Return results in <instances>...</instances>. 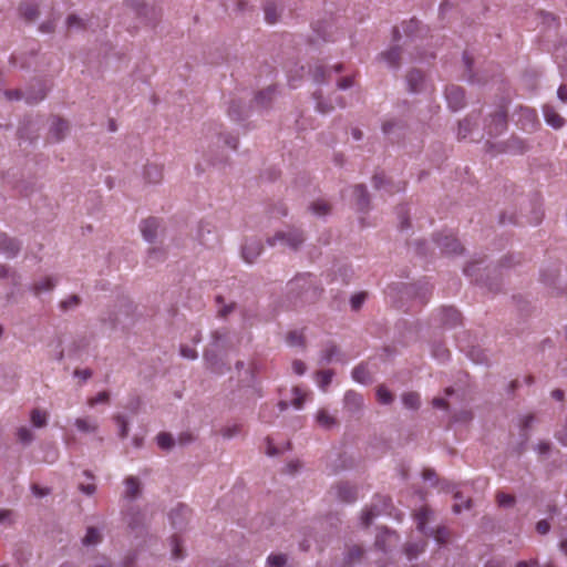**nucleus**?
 Wrapping results in <instances>:
<instances>
[{
	"label": "nucleus",
	"mask_w": 567,
	"mask_h": 567,
	"mask_svg": "<svg viewBox=\"0 0 567 567\" xmlns=\"http://www.w3.org/2000/svg\"><path fill=\"white\" fill-rule=\"evenodd\" d=\"M220 143L236 151L238 138L229 133L221 131V125L209 124L204 136L199 140L197 152H200L206 159L215 165L224 161V155L219 152Z\"/></svg>",
	"instance_id": "1"
},
{
	"label": "nucleus",
	"mask_w": 567,
	"mask_h": 567,
	"mask_svg": "<svg viewBox=\"0 0 567 567\" xmlns=\"http://www.w3.org/2000/svg\"><path fill=\"white\" fill-rule=\"evenodd\" d=\"M305 240V234L300 228L287 227L286 229L277 230L272 236L268 237L266 244L269 247L280 245L297 251L303 245Z\"/></svg>",
	"instance_id": "2"
},
{
	"label": "nucleus",
	"mask_w": 567,
	"mask_h": 567,
	"mask_svg": "<svg viewBox=\"0 0 567 567\" xmlns=\"http://www.w3.org/2000/svg\"><path fill=\"white\" fill-rule=\"evenodd\" d=\"M288 287L290 292H297L300 296L308 295L310 290L313 298L321 293V289L316 286L310 274L297 276L288 284Z\"/></svg>",
	"instance_id": "3"
},
{
	"label": "nucleus",
	"mask_w": 567,
	"mask_h": 567,
	"mask_svg": "<svg viewBox=\"0 0 567 567\" xmlns=\"http://www.w3.org/2000/svg\"><path fill=\"white\" fill-rule=\"evenodd\" d=\"M433 512L427 508L423 507L415 514V520L417 525V529L426 535H433L437 543H444L447 538V530L445 527H440L433 533V530H427L426 524L430 520L431 515Z\"/></svg>",
	"instance_id": "4"
},
{
	"label": "nucleus",
	"mask_w": 567,
	"mask_h": 567,
	"mask_svg": "<svg viewBox=\"0 0 567 567\" xmlns=\"http://www.w3.org/2000/svg\"><path fill=\"white\" fill-rule=\"evenodd\" d=\"M434 241L445 255H460L463 252L461 243L452 233L437 234L434 237Z\"/></svg>",
	"instance_id": "5"
},
{
	"label": "nucleus",
	"mask_w": 567,
	"mask_h": 567,
	"mask_svg": "<svg viewBox=\"0 0 567 567\" xmlns=\"http://www.w3.org/2000/svg\"><path fill=\"white\" fill-rule=\"evenodd\" d=\"M507 128V113L499 107L493 114L485 126L488 136L494 137L502 134Z\"/></svg>",
	"instance_id": "6"
},
{
	"label": "nucleus",
	"mask_w": 567,
	"mask_h": 567,
	"mask_svg": "<svg viewBox=\"0 0 567 567\" xmlns=\"http://www.w3.org/2000/svg\"><path fill=\"white\" fill-rule=\"evenodd\" d=\"M391 499L386 496H378L377 502L362 512L361 523L368 527L374 517L388 511Z\"/></svg>",
	"instance_id": "7"
},
{
	"label": "nucleus",
	"mask_w": 567,
	"mask_h": 567,
	"mask_svg": "<svg viewBox=\"0 0 567 567\" xmlns=\"http://www.w3.org/2000/svg\"><path fill=\"white\" fill-rule=\"evenodd\" d=\"M406 90L411 94H419L426 90L425 74L419 69L410 70L405 75Z\"/></svg>",
	"instance_id": "8"
},
{
	"label": "nucleus",
	"mask_w": 567,
	"mask_h": 567,
	"mask_svg": "<svg viewBox=\"0 0 567 567\" xmlns=\"http://www.w3.org/2000/svg\"><path fill=\"white\" fill-rule=\"evenodd\" d=\"M131 312V306H121L118 309L109 311L103 318L102 323L107 326L112 331L120 327L125 328L124 320L122 317H128Z\"/></svg>",
	"instance_id": "9"
},
{
	"label": "nucleus",
	"mask_w": 567,
	"mask_h": 567,
	"mask_svg": "<svg viewBox=\"0 0 567 567\" xmlns=\"http://www.w3.org/2000/svg\"><path fill=\"white\" fill-rule=\"evenodd\" d=\"M445 99L453 112L460 111L465 106V92L461 86L449 85L445 89Z\"/></svg>",
	"instance_id": "10"
},
{
	"label": "nucleus",
	"mask_w": 567,
	"mask_h": 567,
	"mask_svg": "<svg viewBox=\"0 0 567 567\" xmlns=\"http://www.w3.org/2000/svg\"><path fill=\"white\" fill-rule=\"evenodd\" d=\"M405 128V122L400 118H389L382 124L383 134L386 135L392 142H399V140L403 136Z\"/></svg>",
	"instance_id": "11"
},
{
	"label": "nucleus",
	"mask_w": 567,
	"mask_h": 567,
	"mask_svg": "<svg viewBox=\"0 0 567 567\" xmlns=\"http://www.w3.org/2000/svg\"><path fill=\"white\" fill-rule=\"evenodd\" d=\"M264 245L259 239H246L241 247V257L247 264H254L261 255Z\"/></svg>",
	"instance_id": "12"
},
{
	"label": "nucleus",
	"mask_w": 567,
	"mask_h": 567,
	"mask_svg": "<svg viewBox=\"0 0 567 567\" xmlns=\"http://www.w3.org/2000/svg\"><path fill=\"white\" fill-rule=\"evenodd\" d=\"M363 405H364V400H363L362 394H360L353 390H348L344 393L343 408L348 413L357 414L363 409Z\"/></svg>",
	"instance_id": "13"
},
{
	"label": "nucleus",
	"mask_w": 567,
	"mask_h": 567,
	"mask_svg": "<svg viewBox=\"0 0 567 567\" xmlns=\"http://www.w3.org/2000/svg\"><path fill=\"white\" fill-rule=\"evenodd\" d=\"M21 244L19 240L9 237L4 233H0V254L8 259H12L19 254Z\"/></svg>",
	"instance_id": "14"
},
{
	"label": "nucleus",
	"mask_w": 567,
	"mask_h": 567,
	"mask_svg": "<svg viewBox=\"0 0 567 567\" xmlns=\"http://www.w3.org/2000/svg\"><path fill=\"white\" fill-rule=\"evenodd\" d=\"M58 277L54 276H45L38 280H35L32 285L29 286V290L35 296L39 297L43 292H51L58 285Z\"/></svg>",
	"instance_id": "15"
},
{
	"label": "nucleus",
	"mask_w": 567,
	"mask_h": 567,
	"mask_svg": "<svg viewBox=\"0 0 567 567\" xmlns=\"http://www.w3.org/2000/svg\"><path fill=\"white\" fill-rule=\"evenodd\" d=\"M159 228V220L155 217H148L141 221L140 229L143 238L152 244L157 238V230Z\"/></svg>",
	"instance_id": "16"
},
{
	"label": "nucleus",
	"mask_w": 567,
	"mask_h": 567,
	"mask_svg": "<svg viewBox=\"0 0 567 567\" xmlns=\"http://www.w3.org/2000/svg\"><path fill=\"white\" fill-rule=\"evenodd\" d=\"M125 520L127 524V527L132 532H141L144 528L145 525V516L144 514L134 506H131L126 514H125Z\"/></svg>",
	"instance_id": "17"
},
{
	"label": "nucleus",
	"mask_w": 567,
	"mask_h": 567,
	"mask_svg": "<svg viewBox=\"0 0 567 567\" xmlns=\"http://www.w3.org/2000/svg\"><path fill=\"white\" fill-rule=\"evenodd\" d=\"M333 493L337 499L342 503H353L357 499V488L349 483H339L334 486Z\"/></svg>",
	"instance_id": "18"
},
{
	"label": "nucleus",
	"mask_w": 567,
	"mask_h": 567,
	"mask_svg": "<svg viewBox=\"0 0 567 567\" xmlns=\"http://www.w3.org/2000/svg\"><path fill=\"white\" fill-rule=\"evenodd\" d=\"M333 361H341V352L334 342L329 341L320 351L319 364H329Z\"/></svg>",
	"instance_id": "19"
},
{
	"label": "nucleus",
	"mask_w": 567,
	"mask_h": 567,
	"mask_svg": "<svg viewBox=\"0 0 567 567\" xmlns=\"http://www.w3.org/2000/svg\"><path fill=\"white\" fill-rule=\"evenodd\" d=\"M380 60L384 61L390 69L398 71L401 66V48L393 45L379 55Z\"/></svg>",
	"instance_id": "20"
},
{
	"label": "nucleus",
	"mask_w": 567,
	"mask_h": 567,
	"mask_svg": "<svg viewBox=\"0 0 567 567\" xmlns=\"http://www.w3.org/2000/svg\"><path fill=\"white\" fill-rule=\"evenodd\" d=\"M190 514L189 508L184 504H178L169 513V520L175 528H182Z\"/></svg>",
	"instance_id": "21"
},
{
	"label": "nucleus",
	"mask_w": 567,
	"mask_h": 567,
	"mask_svg": "<svg viewBox=\"0 0 567 567\" xmlns=\"http://www.w3.org/2000/svg\"><path fill=\"white\" fill-rule=\"evenodd\" d=\"M497 152L511 153V154H523L528 150V145L518 137H511L507 142L497 146Z\"/></svg>",
	"instance_id": "22"
},
{
	"label": "nucleus",
	"mask_w": 567,
	"mask_h": 567,
	"mask_svg": "<svg viewBox=\"0 0 567 567\" xmlns=\"http://www.w3.org/2000/svg\"><path fill=\"white\" fill-rule=\"evenodd\" d=\"M441 323L449 328H454L462 321L461 313L453 307H444L440 310Z\"/></svg>",
	"instance_id": "23"
},
{
	"label": "nucleus",
	"mask_w": 567,
	"mask_h": 567,
	"mask_svg": "<svg viewBox=\"0 0 567 567\" xmlns=\"http://www.w3.org/2000/svg\"><path fill=\"white\" fill-rule=\"evenodd\" d=\"M125 491L123 497L128 501L136 499L142 492V485L136 476H128L124 481Z\"/></svg>",
	"instance_id": "24"
},
{
	"label": "nucleus",
	"mask_w": 567,
	"mask_h": 567,
	"mask_svg": "<svg viewBox=\"0 0 567 567\" xmlns=\"http://www.w3.org/2000/svg\"><path fill=\"white\" fill-rule=\"evenodd\" d=\"M144 178L148 184H158L163 179V166L157 164H147L144 167Z\"/></svg>",
	"instance_id": "25"
},
{
	"label": "nucleus",
	"mask_w": 567,
	"mask_h": 567,
	"mask_svg": "<svg viewBox=\"0 0 567 567\" xmlns=\"http://www.w3.org/2000/svg\"><path fill=\"white\" fill-rule=\"evenodd\" d=\"M352 195L357 200V207L359 210L364 212L369 208L370 198L367 187L362 184H358L353 187Z\"/></svg>",
	"instance_id": "26"
},
{
	"label": "nucleus",
	"mask_w": 567,
	"mask_h": 567,
	"mask_svg": "<svg viewBox=\"0 0 567 567\" xmlns=\"http://www.w3.org/2000/svg\"><path fill=\"white\" fill-rule=\"evenodd\" d=\"M544 118L546 123L555 130L561 128L565 124V120L549 105H545L543 109Z\"/></svg>",
	"instance_id": "27"
},
{
	"label": "nucleus",
	"mask_w": 567,
	"mask_h": 567,
	"mask_svg": "<svg viewBox=\"0 0 567 567\" xmlns=\"http://www.w3.org/2000/svg\"><path fill=\"white\" fill-rule=\"evenodd\" d=\"M4 95L9 101H19L24 97L27 103H29V104L38 103L39 101L43 100L45 96L43 91H41L38 96H33L31 94H28L24 96L20 90H7V91H4Z\"/></svg>",
	"instance_id": "28"
},
{
	"label": "nucleus",
	"mask_w": 567,
	"mask_h": 567,
	"mask_svg": "<svg viewBox=\"0 0 567 567\" xmlns=\"http://www.w3.org/2000/svg\"><path fill=\"white\" fill-rule=\"evenodd\" d=\"M74 425L76 430L81 433H89L93 434L96 433L99 430L97 422L92 417H78L74 421Z\"/></svg>",
	"instance_id": "29"
},
{
	"label": "nucleus",
	"mask_w": 567,
	"mask_h": 567,
	"mask_svg": "<svg viewBox=\"0 0 567 567\" xmlns=\"http://www.w3.org/2000/svg\"><path fill=\"white\" fill-rule=\"evenodd\" d=\"M68 130V122L62 118L55 117L52 121L50 133L55 138V141H61L65 136Z\"/></svg>",
	"instance_id": "30"
},
{
	"label": "nucleus",
	"mask_w": 567,
	"mask_h": 567,
	"mask_svg": "<svg viewBox=\"0 0 567 567\" xmlns=\"http://www.w3.org/2000/svg\"><path fill=\"white\" fill-rule=\"evenodd\" d=\"M19 11L24 20L32 22L39 17V6L37 3L23 2Z\"/></svg>",
	"instance_id": "31"
},
{
	"label": "nucleus",
	"mask_w": 567,
	"mask_h": 567,
	"mask_svg": "<svg viewBox=\"0 0 567 567\" xmlns=\"http://www.w3.org/2000/svg\"><path fill=\"white\" fill-rule=\"evenodd\" d=\"M275 92L276 90L272 86H269L258 92L257 95L255 96L256 104L262 109L268 107L274 100Z\"/></svg>",
	"instance_id": "32"
},
{
	"label": "nucleus",
	"mask_w": 567,
	"mask_h": 567,
	"mask_svg": "<svg viewBox=\"0 0 567 567\" xmlns=\"http://www.w3.org/2000/svg\"><path fill=\"white\" fill-rule=\"evenodd\" d=\"M204 359L208 365V368L215 373H223L224 364L219 360L218 355L214 352V350H206L204 353Z\"/></svg>",
	"instance_id": "33"
},
{
	"label": "nucleus",
	"mask_w": 567,
	"mask_h": 567,
	"mask_svg": "<svg viewBox=\"0 0 567 567\" xmlns=\"http://www.w3.org/2000/svg\"><path fill=\"white\" fill-rule=\"evenodd\" d=\"M265 20L269 24H275L280 18V11L278 10L274 1H267L264 6Z\"/></svg>",
	"instance_id": "34"
},
{
	"label": "nucleus",
	"mask_w": 567,
	"mask_h": 567,
	"mask_svg": "<svg viewBox=\"0 0 567 567\" xmlns=\"http://www.w3.org/2000/svg\"><path fill=\"white\" fill-rule=\"evenodd\" d=\"M102 542V534L96 527H87L86 534L82 539L84 546H95Z\"/></svg>",
	"instance_id": "35"
},
{
	"label": "nucleus",
	"mask_w": 567,
	"mask_h": 567,
	"mask_svg": "<svg viewBox=\"0 0 567 567\" xmlns=\"http://www.w3.org/2000/svg\"><path fill=\"white\" fill-rule=\"evenodd\" d=\"M82 302V299L78 295H71L59 302V308L62 312H69L75 310Z\"/></svg>",
	"instance_id": "36"
},
{
	"label": "nucleus",
	"mask_w": 567,
	"mask_h": 567,
	"mask_svg": "<svg viewBox=\"0 0 567 567\" xmlns=\"http://www.w3.org/2000/svg\"><path fill=\"white\" fill-rule=\"evenodd\" d=\"M332 370H321L316 373V381L321 391L326 392L333 378Z\"/></svg>",
	"instance_id": "37"
},
{
	"label": "nucleus",
	"mask_w": 567,
	"mask_h": 567,
	"mask_svg": "<svg viewBox=\"0 0 567 567\" xmlns=\"http://www.w3.org/2000/svg\"><path fill=\"white\" fill-rule=\"evenodd\" d=\"M352 379L361 384H369L371 382L370 373L364 364H359L352 370Z\"/></svg>",
	"instance_id": "38"
},
{
	"label": "nucleus",
	"mask_w": 567,
	"mask_h": 567,
	"mask_svg": "<svg viewBox=\"0 0 567 567\" xmlns=\"http://www.w3.org/2000/svg\"><path fill=\"white\" fill-rule=\"evenodd\" d=\"M228 115L230 116V118H233L234 121H241L244 120L246 116H248V111H246L240 102L238 101H231L230 102V105L228 107Z\"/></svg>",
	"instance_id": "39"
},
{
	"label": "nucleus",
	"mask_w": 567,
	"mask_h": 567,
	"mask_svg": "<svg viewBox=\"0 0 567 567\" xmlns=\"http://www.w3.org/2000/svg\"><path fill=\"white\" fill-rule=\"evenodd\" d=\"M316 420L317 423L326 430H330L337 425V420L333 416H331L326 410H319Z\"/></svg>",
	"instance_id": "40"
},
{
	"label": "nucleus",
	"mask_w": 567,
	"mask_h": 567,
	"mask_svg": "<svg viewBox=\"0 0 567 567\" xmlns=\"http://www.w3.org/2000/svg\"><path fill=\"white\" fill-rule=\"evenodd\" d=\"M520 116L526 120V124L523 125L524 130H528L527 126H529V130H534L538 125V118L537 114L534 110L530 109H520Z\"/></svg>",
	"instance_id": "41"
},
{
	"label": "nucleus",
	"mask_w": 567,
	"mask_h": 567,
	"mask_svg": "<svg viewBox=\"0 0 567 567\" xmlns=\"http://www.w3.org/2000/svg\"><path fill=\"white\" fill-rule=\"evenodd\" d=\"M156 442L159 449L163 451H169L175 445V440L171 433L161 432L156 436Z\"/></svg>",
	"instance_id": "42"
},
{
	"label": "nucleus",
	"mask_w": 567,
	"mask_h": 567,
	"mask_svg": "<svg viewBox=\"0 0 567 567\" xmlns=\"http://www.w3.org/2000/svg\"><path fill=\"white\" fill-rule=\"evenodd\" d=\"M310 73L312 80L318 84H322L327 81L328 70L322 64H316L313 68L310 69Z\"/></svg>",
	"instance_id": "43"
},
{
	"label": "nucleus",
	"mask_w": 567,
	"mask_h": 567,
	"mask_svg": "<svg viewBox=\"0 0 567 567\" xmlns=\"http://www.w3.org/2000/svg\"><path fill=\"white\" fill-rule=\"evenodd\" d=\"M402 402L405 408L416 410L420 408V395L415 392H408L402 395Z\"/></svg>",
	"instance_id": "44"
},
{
	"label": "nucleus",
	"mask_w": 567,
	"mask_h": 567,
	"mask_svg": "<svg viewBox=\"0 0 567 567\" xmlns=\"http://www.w3.org/2000/svg\"><path fill=\"white\" fill-rule=\"evenodd\" d=\"M30 419L35 427H44L48 423V414L39 409L31 411Z\"/></svg>",
	"instance_id": "45"
},
{
	"label": "nucleus",
	"mask_w": 567,
	"mask_h": 567,
	"mask_svg": "<svg viewBox=\"0 0 567 567\" xmlns=\"http://www.w3.org/2000/svg\"><path fill=\"white\" fill-rule=\"evenodd\" d=\"M313 97L316 100V110L320 114H328L334 110V105L332 103H328L322 100L321 92H316Z\"/></svg>",
	"instance_id": "46"
},
{
	"label": "nucleus",
	"mask_w": 567,
	"mask_h": 567,
	"mask_svg": "<svg viewBox=\"0 0 567 567\" xmlns=\"http://www.w3.org/2000/svg\"><path fill=\"white\" fill-rule=\"evenodd\" d=\"M17 439L23 445H29L33 441L34 435H33L32 431L29 427L20 426L17 430Z\"/></svg>",
	"instance_id": "47"
},
{
	"label": "nucleus",
	"mask_w": 567,
	"mask_h": 567,
	"mask_svg": "<svg viewBox=\"0 0 567 567\" xmlns=\"http://www.w3.org/2000/svg\"><path fill=\"white\" fill-rule=\"evenodd\" d=\"M114 421L118 426V436L125 439L128 435V421L125 415L116 414Z\"/></svg>",
	"instance_id": "48"
},
{
	"label": "nucleus",
	"mask_w": 567,
	"mask_h": 567,
	"mask_svg": "<svg viewBox=\"0 0 567 567\" xmlns=\"http://www.w3.org/2000/svg\"><path fill=\"white\" fill-rule=\"evenodd\" d=\"M0 278H10L13 286L20 284V275L7 265H0Z\"/></svg>",
	"instance_id": "49"
},
{
	"label": "nucleus",
	"mask_w": 567,
	"mask_h": 567,
	"mask_svg": "<svg viewBox=\"0 0 567 567\" xmlns=\"http://www.w3.org/2000/svg\"><path fill=\"white\" fill-rule=\"evenodd\" d=\"M309 209L316 216H326L330 212V206L323 200H317L310 205Z\"/></svg>",
	"instance_id": "50"
},
{
	"label": "nucleus",
	"mask_w": 567,
	"mask_h": 567,
	"mask_svg": "<svg viewBox=\"0 0 567 567\" xmlns=\"http://www.w3.org/2000/svg\"><path fill=\"white\" fill-rule=\"evenodd\" d=\"M315 37L311 39L312 43L318 42L319 40L329 41L328 25L327 24H317L313 27Z\"/></svg>",
	"instance_id": "51"
},
{
	"label": "nucleus",
	"mask_w": 567,
	"mask_h": 567,
	"mask_svg": "<svg viewBox=\"0 0 567 567\" xmlns=\"http://www.w3.org/2000/svg\"><path fill=\"white\" fill-rule=\"evenodd\" d=\"M287 343L290 347H303L305 346V338L303 334L300 331H290L287 334Z\"/></svg>",
	"instance_id": "52"
},
{
	"label": "nucleus",
	"mask_w": 567,
	"mask_h": 567,
	"mask_svg": "<svg viewBox=\"0 0 567 567\" xmlns=\"http://www.w3.org/2000/svg\"><path fill=\"white\" fill-rule=\"evenodd\" d=\"M472 128H473V124H472L471 118L466 117L463 121H461L458 123V128H457V138L458 140L466 138L467 135L472 132Z\"/></svg>",
	"instance_id": "53"
},
{
	"label": "nucleus",
	"mask_w": 567,
	"mask_h": 567,
	"mask_svg": "<svg viewBox=\"0 0 567 567\" xmlns=\"http://www.w3.org/2000/svg\"><path fill=\"white\" fill-rule=\"evenodd\" d=\"M425 543H410L405 547V554L409 559H414L420 553L424 550Z\"/></svg>",
	"instance_id": "54"
},
{
	"label": "nucleus",
	"mask_w": 567,
	"mask_h": 567,
	"mask_svg": "<svg viewBox=\"0 0 567 567\" xmlns=\"http://www.w3.org/2000/svg\"><path fill=\"white\" fill-rule=\"evenodd\" d=\"M455 504L453 505V512L455 514L461 513L464 508H470L471 506V499L470 498H463L461 493H455L454 495Z\"/></svg>",
	"instance_id": "55"
},
{
	"label": "nucleus",
	"mask_w": 567,
	"mask_h": 567,
	"mask_svg": "<svg viewBox=\"0 0 567 567\" xmlns=\"http://www.w3.org/2000/svg\"><path fill=\"white\" fill-rule=\"evenodd\" d=\"M171 546H172V557L176 560L183 559L184 554H183V549H182V543L177 536H173L171 538Z\"/></svg>",
	"instance_id": "56"
},
{
	"label": "nucleus",
	"mask_w": 567,
	"mask_h": 567,
	"mask_svg": "<svg viewBox=\"0 0 567 567\" xmlns=\"http://www.w3.org/2000/svg\"><path fill=\"white\" fill-rule=\"evenodd\" d=\"M378 401L382 404H390L393 401L392 393L383 385H380L377 390Z\"/></svg>",
	"instance_id": "57"
},
{
	"label": "nucleus",
	"mask_w": 567,
	"mask_h": 567,
	"mask_svg": "<svg viewBox=\"0 0 567 567\" xmlns=\"http://www.w3.org/2000/svg\"><path fill=\"white\" fill-rule=\"evenodd\" d=\"M66 27H68V29L81 30V29L85 28V22L78 14H70L66 18Z\"/></svg>",
	"instance_id": "58"
},
{
	"label": "nucleus",
	"mask_w": 567,
	"mask_h": 567,
	"mask_svg": "<svg viewBox=\"0 0 567 567\" xmlns=\"http://www.w3.org/2000/svg\"><path fill=\"white\" fill-rule=\"evenodd\" d=\"M433 357L444 362L450 358L449 349L443 344H436L432 349Z\"/></svg>",
	"instance_id": "59"
},
{
	"label": "nucleus",
	"mask_w": 567,
	"mask_h": 567,
	"mask_svg": "<svg viewBox=\"0 0 567 567\" xmlns=\"http://www.w3.org/2000/svg\"><path fill=\"white\" fill-rule=\"evenodd\" d=\"M496 501L501 507H512L515 504V497L504 492L497 493Z\"/></svg>",
	"instance_id": "60"
},
{
	"label": "nucleus",
	"mask_w": 567,
	"mask_h": 567,
	"mask_svg": "<svg viewBox=\"0 0 567 567\" xmlns=\"http://www.w3.org/2000/svg\"><path fill=\"white\" fill-rule=\"evenodd\" d=\"M287 563V558L285 555L278 554H271L267 558V565L269 567H284Z\"/></svg>",
	"instance_id": "61"
},
{
	"label": "nucleus",
	"mask_w": 567,
	"mask_h": 567,
	"mask_svg": "<svg viewBox=\"0 0 567 567\" xmlns=\"http://www.w3.org/2000/svg\"><path fill=\"white\" fill-rule=\"evenodd\" d=\"M420 22L415 19H411L403 23V31L406 37H413L419 29Z\"/></svg>",
	"instance_id": "62"
},
{
	"label": "nucleus",
	"mask_w": 567,
	"mask_h": 567,
	"mask_svg": "<svg viewBox=\"0 0 567 567\" xmlns=\"http://www.w3.org/2000/svg\"><path fill=\"white\" fill-rule=\"evenodd\" d=\"M241 431V426L239 424H233L225 426L221 431V434L225 439H233L238 435Z\"/></svg>",
	"instance_id": "63"
},
{
	"label": "nucleus",
	"mask_w": 567,
	"mask_h": 567,
	"mask_svg": "<svg viewBox=\"0 0 567 567\" xmlns=\"http://www.w3.org/2000/svg\"><path fill=\"white\" fill-rule=\"evenodd\" d=\"M226 340V333L225 332H221V331H214L212 333V346L215 348V349H220L223 348V342Z\"/></svg>",
	"instance_id": "64"
}]
</instances>
